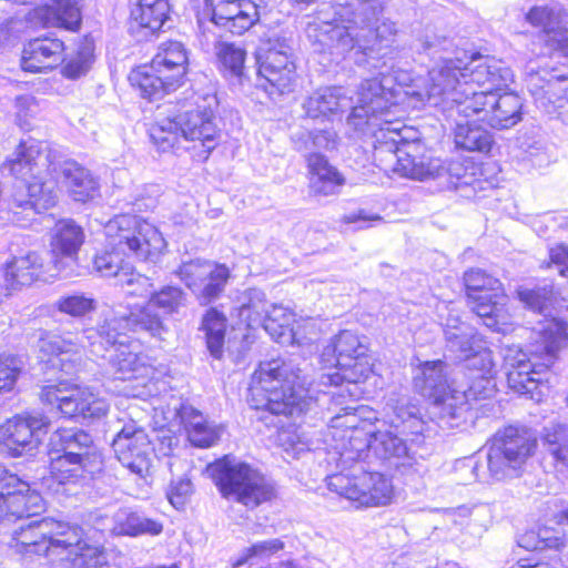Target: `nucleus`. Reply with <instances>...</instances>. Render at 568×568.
I'll use <instances>...</instances> for the list:
<instances>
[{
    "instance_id": "obj_12",
    "label": "nucleus",
    "mask_w": 568,
    "mask_h": 568,
    "mask_svg": "<svg viewBox=\"0 0 568 568\" xmlns=\"http://www.w3.org/2000/svg\"><path fill=\"white\" fill-rule=\"evenodd\" d=\"M207 473L224 497L248 508H255L275 496V487L265 476L230 456L209 465Z\"/></svg>"
},
{
    "instance_id": "obj_28",
    "label": "nucleus",
    "mask_w": 568,
    "mask_h": 568,
    "mask_svg": "<svg viewBox=\"0 0 568 568\" xmlns=\"http://www.w3.org/2000/svg\"><path fill=\"white\" fill-rule=\"evenodd\" d=\"M253 295L241 306L240 317L248 327L261 325L273 338L281 339L293 320L292 312L282 305H267L257 291Z\"/></svg>"
},
{
    "instance_id": "obj_2",
    "label": "nucleus",
    "mask_w": 568,
    "mask_h": 568,
    "mask_svg": "<svg viewBox=\"0 0 568 568\" xmlns=\"http://www.w3.org/2000/svg\"><path fill=\"white\" fill-rule=\"evenodd\" d=\"M103 326L104 323L98 328H88L81 337L75 338L71 334H43L38 342L40 358L67 375H71L75 373L81 349L85 346L91 348L92 354L101 357L109 347H114V353L109 356V365L114 378L122 381L148 378L153 372L148 356L133 352L126 344L128 332H135L132 326L126 329H111L113 342H108L102 336Z\"/></svg>"
},
{
    "instance_id": "obj_58",
    "label": "nucleus",
    "mask_w": 568,
    "mask_h": 568,
    "mask_svg": "<svg viewBox=\"0 0 568 568\" xmlns=\"http://www.w3.org/2000/svg\"><path fill=\"white\" fill-rule=\"evenodd\" d=\"M93 268L101 274V276L111 277L114 276L120 281L123 277V272H126L129 267L122 265V260L119 254L113 252H103L97 254L93 260Z\"/></svg>"
},
{
    "instance_id": "obj_54",
    "label": "nucleus",
    "mask_w": 568,
    "mask_h": 568,
    "mask_svg": "<svg viewBox=\"0 0 568 568\" xmlns=\"http://www.w3.org/2000/svg\"><path fill=\"white\" fill-rule=\"evenodd\" d=\"M215 51L217 59L224 70L231 75L241 77L243 74L246 52L243 48L229 42H216Z\"/></svg>"
},
{
    "instance_id": "obj_31",
    "label": "nucleus",
    "mask_w": 568,
    "mask_h": 568,
    "mask_svg": "<svg viewBox=\"0 0 568 568\" xmlns=\"http://www.w3.org/2000/svg\"><path fill=\"white\" fill-rule=\"evenodd\" d=\"M505 362L508 367L507 381L509 386L520 394L528 395L535 402H541L548 387L535 377L539 373L530 363L528 355L521 349L510 348L505 355Z\"/></svg>"
},
{
    "instance_id": "obj_13",
    "label": "nucleus",
    "mask_w": 568,
    "mask_h": 568,
    "mask_svg": "<svg viewBox=\"0 0 568 568\" xmlns=\"http://www.w3.org/2000/svg\"><path fill=\"white\" fill-rule=\"evenodd\" d=\"M186 302L187 295L181 287L163 286L160 291L153 292L148 304L138 312L120 317H106L101 334L108 342H113L111 329H126L132 326L135 332H144L151 337L163 339L169 329L163 320L154 313V308L160 310L164 315H174L186 306Z\"/></svg>"
},
{
    "instance_id": "obj_49",
    "label": "nucleus",
    "mask_w": 568,
    "mask_h": 568,
    "mask_svg": "<svg viewBox=\"0 0 568 568\" xmlns=\"http://www.w3.org/2000/svg\"><path fill=\"white\" fill-rule=\"evenodd\" d=\"M216 270H219L217 263L196 258L182 263L175 274L195 295L203 280L214 274Z\"/></svg>"
},
{
    "instance_id": "obj_5",
    "label": "nucleus",
    "mask_w": 568,
    "mask_h": 568,
    "mask_svg": "<svg viewBox=\"0 0 568 568\" xmlns=\"http://www.w3.org/2000/svg\"><path fill=\"white\" fill-rule=\"evenodd\" d=\"M477 59L465 51L454 59H444L429 72L427 102L440 106H452L453 91L463 90L466 83L477 91L498 92L513 81V72L501 61L486 59L477 64Z\"/></svg>"
},
{
    "instance_id": "obj_36",
    "label": "nucleus",
    "mask_w": 568,
    "mask_h": 568,
    "mask_svg": "<svg viewBox=\"0 0 568 568\" xmlns=\"http://www.w3.org/2000/svg\"><path fill=\"white\" fill-rule=\"evenodd\" d=\"M179 417L192 445L205 448L213 446L220 439L222 428L210 424L202 413L192 406L182 405Z\"/></svg>"
},
{
    "instance_id": "obj_39",
    "label": "nucleus",
    "mask_w": 568,
    "mask_h": 568,
    "mask_svg": "<svg viewBox=\"0 0 568 568\" xmlns=\"http://www.w3.org/2000/svg\"><path fill=\"white\" fill-rule=\"evenodd\" d=\"M364 352H368L367 345L357 334L345 329L324 348L322 362L325 367L331 368L341 363H351L357 355H364Z\"/></svg>"
},
{
    "instance_id": "obj_19",
    "label": "nucleus",
    "mask_w": 568,
    "mask_h": 568,
    "mask_svg": "<svg viewBox=\"0 0 568 568\" xmlns=\"http://www.w3.org/2000/svg\"><path fill=\"white\" fill-rule=\"evenodd\" d=\"M43 403L55 406L64 417L100 419L110 408L109 403L91 387L59 383L47 385L40 393Z\"/></svg>"
},
{
    "instance_id": "obj_3",
    "label": "nucleus",
    "mask_w": 568,
    "mask_h": 568,
    "mask_svg": "<svg viewBox=\"0 0 568 568\" xmlns=\"http://www.w3.org/2000/svg\"><path fill=\"white\" fill-rule=\"evenodd\" d=\"M293 362L273 359L254 372L247 402L252 408L274 415H294L307 410L316 399L313 381Z\"/></svg>"
},
{
    "instance_id": "obj_41",
    "label": "nucleus",
    "mask_w": 568,
    "mask_h": 568,
    "mask_svg": "<svg viewBox=\"0 0 568 568\" xmlns=\"http://www.w3.org/2000/svg\"><path fill=\"white\" fill-rule=\"evenodd\" d=\"M53 450L84 459L87 454L101 453L90 434L79 428H62L51 436Z\"/></svg>"
},
{
    "instance_id": "obj_62",
    "label": "nucleus",
    "mask_w": 568,
    "mask_h": 568,
    "mask_svg": "<svg viewBox=\"0 0 568 568\" xmlns=\"http://www.w3.org/2000/svg\"><path fill=\"white\" fill-rule=\"evenodd\" d=\"M22 369L21 361L13 355H0V392L11 390Z\"/></svg>"
},
{
    "instance_id": "obj_56",
    "label": "nucleus",
    "mask_w": 568,
    "mask_h": 568,
    "mask_svg": "<svg viewBox=\"0 0 568 568\" xmlns=\"http://www.w3.org/2000/svg\"><path fill=\"white\" fill-rule=\"evenodd\" d=\"M283 548L284 542L280 538L257 541L242 550L234 562V567L239 568L253 559H268L278 551L283 550Z\"/></svg>"
},
{
    "instance_id": "obj_63",
    "label": "nucleus",
    "mask_w": 568,
    "mask_h": 568,
    "mask_svg": "<svg viewBox=\"0 0 568 568\" xmlns=\"http://www.w3.org/2000/svg\"><path fill=\"white\" fill-rule=\"evenodd\" d=\"M520 300L530 308L542 312L552 301L554 287L551 285L538 286L532 290H525L519 293Z\"/></svg>"
},
{
    "instance_id": "obj_43",
    "label": "nucleus",
    "mask_w": 568,
    "mask_h": 568,
    "mask_svg": "<svg viewBox=\"0 0 568 568\" xmlns=\"http://www.w3.org/2000/svg\"><path fill=\"white\" fill-rule=\"evenodd\" d=\"M170 11V0H138L131 9V19L153 33L163 27Z\"/></svg>"
},
{
    "instance_id": "obj_1",
    "label": "nucleus",
    "mask_w": 568,
    "mask_h": 568,
    "mask_svg": "<svg viewBox=\"0 0 568 568\" xmlns=\"http://www.w3.org/2000/svg\"><path fill=\"white\" fill-rule=\"evenodd\" d=\"M381 13L377 0H337L318 11L306 32L320 42H335L342 52L357 48L366 54L388 47L397 34L396 23Z\"/></svg>"
},
{
    "instance_id": "obj_7",
    "label": "nucleus",
    "mask_w": 568,
    "mask_h": 568,
    "mask_svg": "<svg viewBox=\"0 0 568 568\" xmlns=\"http://www.w3.org/2000/svg\"><path fill=\"white\" fill-rule=\"evenodd\" d=\"M523 101L515 93L474 90L468 83L463 90L453 91L452 106H446L449 116H475L477 121L496 130H507L521 121Z\"/></svg>"
},
{
    "instance_id": "obj_25",
    "label": "nucleus",
    "mask_w": 568,
    "mask_h": 568,
    "mask_svg": "<svg viewBox=\"0 0 568 568\" xmlns=\"http://www.w3.org/2000/svg\"><path fill=\"white\" fill-rule=\"evenodd\" d=\"M41 496L27 481L0 466V520L29 517L41 509Z\"/></svg>"
},
{
    "instance_id": "obj_4",
    "label": "nucleus",
    "mask_w": 568,
    "mask_h": 568,
    "mask_svg": "<svg viewBox=\"0 0 568 568\" xmlns=\"http://www.w3.org/2000/svg\"><path fill=\"white\" fill-rule=\"evenodd\" d=\"M333 459L337 467L352 468L362 460L368 449L395 467L402 459L410 458V448L392 432H373L372 425L362 420L357 413H336L328 425Z\"/></svg>"
},
{
    "instance_id": "obj_52",
    "label": "nucleus",
    "mask_w": 568,
    "mask_h": 568,
    "mask_svg": "<svg viewBox=\"0 0 568 568\" xmlns=\"http://www.w3.org/2000/svg\"><path fill=\"white\" fill-rule=\"evenodd\" d=\"M545 351L548 356L555 357L556 353L568 346V323L551 318L547 320L541 329Z\"/></svg>"
},
{
    "instance_id": "obj_35",
    "label": "nucleus",
    "mask_w": 568,
    "mask_h": 568,
    "mask_svg": "<svg viewBox=\"0 0 568 568\" xmlns=\"http://www.w3.org/2000/svg\"><path fill=\"white\" fill-rule=\"evenodd\" d=\"M446 348L458 361H465L484 344L481 337L468 324L457 317H448L444 327Z\"/></svg>"
},
{
    "instance_id": "obj_30",
    "label": "nucleus",
    "mask_w": 568,
    "mask_h": 568,
    "mask_svg": "<svg viewBox=\"0 0 568 568\" xmlns=\"http://www.w3.org/2000/svg\"><path fill=\"white\" fill-rule=\"evenodd\" d=\"M212 6V20L233 34L241 36L258 20L257 6L252 0H206Z\"/></svg>"
},
{
    "instance_id": "obj_44",
    "label": "nucleus",
    "mask_w": 568,
    "mask_h": 568,
    "mask_svg": "<svg viewBox=\"0 0 568 568\" xmlns=\"http://www.w3.org/2000/svg\"><path fill=\"white\" fill-rule=\"evenodd\" d=\"M113 532L118 535L139 536V535H160L163 525L160 521L148 518L129 508L119 509L113 515Z\"/></svg>"
},
{
    "instance_id": "obj_8",
    "label": "nucleus",
    "mask_w": 568,
    "mask_h": 568,
    "mask_svg": "<svg viewBox=\"0 0 568 568\" xmlns=\"http://www.w3.org/2000/svg\"><path fill=\"white\" fill-rule=\"evenodd\" d=\"M189 57L183 43L166 41L159 47L150 64L132 70L129 80L143 98L161 99L182 85L187 71Z\"/></svg>"
},
{
    "instance_id": "obj_59",
    "label": "nucleus",
    "mask_w": 568,
    "mask_h": 568,
    "mask_svg": "<svg viewBox=\"0 0 568 568\" xmlns=\"http://www.w3.org/2000/svg\"><path fill=\"white\" fill-rule=\"evenodd\" d=\"M560 545L561 536L547 527H540L537 531L531 530L523 537V546L527 548H558Z\"/></svg>"
},
{
    "instance_id": "obj_42",
    "label": "nucleus",
    "mask_w": 568,
    "mask_h": 568,
    "mask_svg": "<svg viewBox=\"0 0 568 568\" xmlns=\"http://www.w3.org/2000/svg\"><path fill=\"white\" fill-rule=\"evenodd\" d=\"M527 85L537 99H547L556 108H565V101H568V78L566 77L544 79L539 72L530 69Z\"/></svg>"
},
{
    "instance_id": "obj_18",
    "label": "nucleus",
    "mask_w": 568,
    "mask_h": 568,
    "mask_svg": "<svg viewBox=\"0 0 568 568\" xmlns=\"http://www.w3.org/2000/svg\"><path fill=\"white\" fill-rule=\"evenodd\" d=\"M385 77L364 80L357 91V104L352 108L347 123L357 131L378 128L379 131L399 135L397 128H392L387 119L393 106V93L387 89Z\"/></svg>"
},
{
    "instance_id": "obj_14",
    "label": "nucleus",
    "mask_w": 568,
    "mask_h": 568,
    "mask_svg": "<svg viewBox=\"0 0 568 568\" xmlns=\"http://www.w3.org/2000/svg\"><path fill=\"white\" fill-rule=\"evenodd\" d=\"M110 245L142 261L155 262L166 247L161 232L135 215L122 214L104 226Z\"/></svg>"
},
{
    "instance_id": "obj_15",
    "label": "nucleus",
    "mask_w": 568,
    "mask_h": 568,
    "mask_svg": "<svg viewBox=\"0 0 568 568\" xmlns=\"http://www.w3.org/2000/svg\"><path fill=\"white\" fill-rule=\"evenodd\" d=\"M535 442L515 427L498 432L489 446L486 466L488 477L479 475V466H474L475 476L481 481L503 480L518 476L519 469L530 456Z\"/></svg>"
},
{
    "instance_id": "obj_37",
    "label": "nucleus",
    "mask_w": 568,
    "mask_h": 568,
    "mask_svg": "<svg viewBox=\"0 0 568 568\" xmlns=\"http://www.w3.org/2000/svg\"><path fill=\"white\" fill-rule=\"evenodd\" d=\"M84 240V234L78 224L72 220L59 221L53 230L51 241L52 254L54 255V264L57 270H62L63 262L58 260L61 255L69 260H74L80 246Z\"/></svg>"
},
{
    "instance_id": "obj_55",
    "label": "nucleus",
    "mask_w": 568,
    "mask_h": 568,
    "mask_svg": "<svg viewBox=\"0 0 568 568\" xmlns=\"http://www.w3.org/2000/svg\"><path fill=\"white\" fill-rule=\"evenodd\" d=\"M94 60V45L90 40H84L78 48L73 58L63 67V74L69 79H77L85 74Z\"/></svg>"
},
{
    "instance_id": "obj_20",
    "label": "nucleus",
    "mask_w": 568,
    "mask_h": 568,
    "mask_svg": "<svg viewBox=\"0 0 568 568\" xmlns=\"http://www.w3.org/2000/svg\"><path fill=\"white\" fill-rule=\"evenodd\" d=\"M67 525L52 518L29 521L13 530L8 546L23 556L43 555L54 560L58 540L62 539Z\"/></svg>"
},
{
    "instance_id": "obj_11",
    "label": "nucleus",
    "mask_w": 568,
    "mask_h": 568,
    "mask_svg": "<svg viewBox=\"0 0 568 568\" xmlns=\"http://www.w3.org/2000/svg\"><path fill=\"white\" fill-rule=\"evenodd\" d=\"M150 138L159 150L165 152L173 149L180 138L197 143L207 156L219 144V130L214 111L211 106H197L176 115L164 119L150 129ZM194 148H197L195 144Z\"/></svg>"
},
{
    "instance_id": "obj_26",
    "label": "nucleus",
    "mask_w": 568,
    "mask_h": 568,
    "mask_svg": "<svg viewBox=\"0 0 568 568\" xmlns=\"http://www.w3.org/2000/svg\"><path fill=\"white\" fill-rule=\"evenodd\" d=\"M527 20L540 28L537 41L545 54L568 59V17L561 9L535 7L528 12Z\"/></svg>"
},
{
    "instance_id": "obj_34",
    "label": "nucleus",
    "mask_w": 568,
    "mask_h": 568,
    "mask_svg": "<svg viewBox=\"0 0 568 568\" xmlns=\"http://www.w3.org/2000/svg\"><path fill=\"white\" fill-rule=\"evenodd\" d=\"M310 173V190L314 195L329 196L338 194L345 184V178L327 159L317 152L306 156Z\"/></svg>"
},
{
    "instance_id": "obj_27",
    "label": "nucleus",
    "mask_w": 568,
    "mask_h": 568,
    "mask_svg": "<svg viewBox=\"0 0 568 568\" xmlns=\"http://www.w3.org/2000/svg\"><path fill=\"white\" fill-rule=\"evenodd\" d=\"M45 161L49 174L55 182L63 184L74 201L87 202L95 196L98 183L89 170L52 151L48 152Z\"/></svg>"
},
{
    "instance_id": "obj_47",
    "label": "nucleus",
    "mask_w": 568,
    "mask_h": 568,
    "mask_svg": "<svg viewBox=\"0 0 568 568\" xmlns=\"http://www.w3.org/2000/svg\"><path fill=\"white\" fill-rule=\"evenodd\" d=\"M44 19L52 27L75 31L81 23L77 0H55L45 7Z\"/></svg>"
},
{
    "instance_id": "obj_9",
    "label": "nucleus",
    "mask_w": 568,
    "mask_h": 568,
    "mask_svg": "<svg viewBox=\"0 0 568 568\" xmlns=\"http://www.w3.org/2000/svg\"><path fill=\"white\" fill-rule=\"evenodd\" d=\"M42 152V142L29 138L20 142L12 158L1 166L2 174L12 175L24 183L28 200H16V202L27 212V215L48 210L57 202L54 182L43 181L40 172L36 173L40 160H43L42 164L48 166L47 155L43 158Z\"/></svg>"
},
{
    "instance_id": "obj_51",
    "label": "nucleus",
    "mask_w": 568,
    "mask_h": 568,
    "mask_svg": "<svg viewBox=\"0 0 568 568\" xmlns=\"http://www.w3.org/2000/svg\"><path fill=\"white\" fill-rule=\"evenodd\" d=\"M214 274L205 277L195 293V297L201 305H206L217 298L224 291L230 277V270L224 264H217Z\"/></svg>"
},
{
    "instance_id": "obj_46",
    "label": "nucleus",
    "mask_w": 568,
    "mask_h": 568,
    "mask_svg": "<svg viewBox=\"0 0 568 568\" xmlns=\"http://www.w3.org/2000/svg\"><path fill=\"white\" fill-rule=\"evenodd\" d=\"M446 113L448 118H452L456 121L454 136L457 148L464 149L466 151H478L483 153L490 151L493 145V136L488 131L469 122H458L457 119H455V115L449 116V113ZM454 114L457 113L454 112Z\"/></svg>"
},
{
    "instance_id": "obj_53",
    "label": "nucleus",
    "mask_w": 568,
    "mask_h": 568,
    "mask_svg": "<svg viewBox=\"0 0 568 568\" xmlns=\"http://www.w3.org/2000/svg\"><path fill=\"white\" fill-rule=\"evenodd\" d=\"M258 74L265 81V83H260V87L264 88L271 95L274 93L284 94L291 92L296 81V77L292 75V69L283 71L281 68H274V70L270 72V70H266L265 65H260Z\"/></svg>"
},
{
    "instance_id": "obj_10",
    "label": "nucleus",
    "mask_w": 568,
    "mask_h": 568,
    "mask_svg": "<svg viewBox=\"0 0 568 568\" xmlns=\"http://www.w3.org/2000/svg\"><path fill=\"white\" fill-rule=\"evenodd\" d=\"M42 152V142L29 138L20 142L12 158L1 166L2 174L12 175L24 183L28 200H16V202L27 212V215L48 210L57 202L54 182L43 181L40 172L36 173L40 160H43L42 164L48 166L47 155L43 158Z\"/></svg>"
},
{
    "instance_id": "obj_45",
    "label": "nucleus",
    "mask_w": 568,
    "mask_h": 568,
    "mask_svg": "<svg viewBox=\"0 0 568 568\" xmlns=\"http://www.w3.org/2000/svg\"><path fill=\"white\" fill-rule=\"evenodd\" d=\"M292 44V37L274 34L268 40V48L260 65H265L266 70H270V72H272L274 68H281L283 71L292 69V75L296 77Z\"/></svg>"
},
{
    "instance_id": "obj_23",
    "label": "nucleus",
    "mask_w": 568,
    "mask_h": 568,
    "mask_svg": "<svg viewBox=\"0 0 568 568\" xmlns=\"http://www.w3.org/2000/svg\"><path fill=\"white\" fill-rule=\"evenodd\" d=\"M119 462L131 473L145 477L151 468V442L145 429L129 420L116 433L112 442Z\"/></svg>"
},
{
    "instance_id": "obj_64",
    "label": "nucleus",
    "mask_w": 568,
    "mask_h": 568,
    "mask_svg": "<svg viewBox=\"0 0 568 568\" xmlns=\"http://www.w3.org/2000/svg\"><path fill=\"white\" fill-rule=\"evenodd\" d=\"M321 332L314 320L297 323L290 329V336L298 346L311 345L320 338Z\"/></svg>"
},
{
    "instance_id": "obj_16",
    "label": "nucleus",
    "mask_w": 568,
    "mask_h": 568,
    "mask_svg": "<svg viewBox=\"0 0 568 568\" xmlns=\"http://www.w3.org/2000/svg\"><path fill=\"white\" fill-rule=\"evenodd\" d=\"M464 281L469 308L487 327L503 331L509 324L510 315L506 307L508 297L504 294L499 280L476 268L466 272Z\"/></svg>"
},
{
    "instance_id": "obj_21",
    "label": "nucleus",
    "mask_w": 568,
    "mask_h": 568,
    "mask_svg": "<svg viewBox=\"0 0 568 568\" xmlns=\"http://www.w3.org/2000/svg\"><path fill=\"white\" fill-rule=\"evenodd\" d=\"M335 372L323 373L320 376V385H335L347 383L346 387H341L332 394L329 409L334 412L341 406L343 414L346 412L357 413V408L351 403L359 397L357 384L365 382L373 372V364L367 352L364 355H357L351 363H341L333 366Z\"/></svg>"
},
{
    "instance_id": "obj_48",
    "label": "nucleus",
    "mask_w": 568,
    "mask_h": 568,
    "mask_svg": "<svg viewBox=\"0 0 568 568\" xmlns=\"http://www.w3.org/2000/svg\"><path fill=\"white\" fill-rule=\"evenodd\" d=\"M226 328L225 316L215 308L209 310L202 321L207 348L212 356L221 358L223 353L224 334Z\"/></svg>"
},
{
    "instance_id": "obj_22",
    "label": "nucleus",
    "mask_w": 568,
    "mask_h": 568,
    "mask_svg": "<svg viewBox=\"0 0 568 568\" xmlns=\"http://www.w3.org/2000/svg\"><path fill=\"white\" fill-rule=\"evenodd\" d=\"M49 425V418L41 413L16 415L0 426V445L11 457L31 454L38 448Z\"/></svg>"
},
{
    "instance_id": "obj_6",
    "label": "nucleus",
    "mask_w": 568,
    "mask_h": 568,
    "mask_svg": "<svg viewBox=\"0 0 568 568\" xmlns=\"http://www.w3.org/2000/svg\"><path fill=\"white\" fill-rule=\"evenodd\" d=\"M442 361L426 362L414 377L415 388L432 400L429 414L442 428L458 426L468 410L469 402L489 397L495 384L491 375L470 374L467 387L447 382Z\"/></svg>"
},
{
    "instance_id": "obj_61",
    "label": "nucleus",
    "mask_w": 568,
    "mask_h": 568,
    "mask_svg": "<svg viewBox=\"0 0 568 568\" xmlns=\"http://www.w3.org/2000/svg\"><path fill=\"white\" fill-rule=\"evenodd\" d=\"M119 284L124 288L125 294L131 296H151L153 293L151 280L148 276L134 273L130 268L123 272V277L121 276Z\"/></svg>"
},
{
    "instance_id": "obj_32",
    "label": "nucleus",
    "mask_w": 568,
    "mask_h": 568,
    "mask_svg": "<svg viewBox=\"0 0 568 568\" xmlns=\"http://www.w3.org/2000/svg\"><path fill=\"white\" fill-rule=\"evenodd\" d=\"M64 43L55 38H37L22 51L21 67L28 72L52 70L63 61Z\"/></svg>"
},
{
    "instance_id": "obj_29",
    "label": "nucleus",
    "mask_w": 568,
    "mask_h": 568,
    "mask_svg": "<svg viewBox=\"0 0 568 568\" xmlns=\"http://www.w3.org/2000/svg\"><path fill=\"white\" fill-rule=\"evenodd\" d=\"M50 475L58 484H79L92 478L102 470L103 457L101 453L87 454L84 459L74 457L72 453L64 455L51 449Z\"/></svg>"
},
{
    "instance_id": "obj_24",
    "label": "nucleus",
    "mask_w": 568,
    "mask_h": 568,
    "mask_svg": "<svg viewBox=\"0 0 568 568\" xmlns=\"http://www.w3.org/2000/svg\"><path fill=\"white\" fill-rule=\"evenodd\" d=\"M53 561H60L64 568H103L108 556L102 546L84 538L83 530L68 524Z\"/></svg>"
},
{
    "instance_id": "obj_17",
    "label": "nucleus",
    "mask_w": 568,
    "mask_h": 568,
    "mask_svg": "<svg viewBox=\"0 0 568 568\" xmlns=\"http://www.w3.org/2000/svg\"><path fill=\"white\" fill-rule=\"evenodd\" d=\"M342 471L329 475L327 487L331 491L345 497L356 504L357 507H378L386 506L394 498V487L392 480L381 473Z\"/></svg>"
},
{
    "instance_id": "obj_40",
    "label": "nucleus",
    "mask_w": 568,
    "mask_h": 568,
    "mask_svg": "<svg viewBox=\"0 0 568 568\" xmlns=\"http://www.w3.org/2000/svg\"><path fill=\"white\" fill-rule=\"evenodd\" d=\"M445 170L440 159L429 155L404 154L397 158L394 172L412 180L425 181L443 176Z\"/></svg>"
},
{
    "instance_id": "obj_57",
    "label": "nucleus",
    "mask_w": 568,
    "mask_h": 568,
    "mask_svg": "<svg viewBox=\"0 0 568 568\" xmlns=\"http://www.w3.org/2000/svg\"><path fill=\"white\" fill-rule=\"evenodd\" d=\"M57 308L73 317H81L95 308V301L84 294L61 296L55 302Z\"/></svg>"
},
{
    "instance_id": "obj_38",
    "label": "nucleus",
    "mask_w": 568,
    "mask_h": 568,
    "mask_svg": "<svg viewBox=\"0 0 568 568\" xmlns=\"http://www.w3.org/2000/svg\"><path fill=\"white\" fill-rule=\"evenodd\" d=\"M351 106V98L344 94L342 88L320 89L303 103L305 113L312 119L327 118Z\"/></svg>"
},
{
    "instance_id": "obj_60",
    "label": "nucleus",
    "mask_w": 568,
    "mask_h": 568,
    "mask_svg": "<svg viewBox=\"0 0 568 568\" xmlns=\"http://www.w3.org/2000/svg\"><path fill=\"white\" fill-rule=\"evenodd\" d=\"M16 121L23 130H30L31 121L39 114L40 108L37 99L30 94L16 98Z\"/></svg>"
},
{
    "instance_id": "obj_50",
    "label": "nucleus",
    "mask_w": 568,
    "mask_h": 568,
    "mask_svg": "<svg viewBox=\"0 0 568 568\" xmlns=\"http://www.w3.org/2000/svg\"><path fill=\"white\" fill-rule=\"evenodd\" d=\"M542 440L555 460L568 467V426L551 424L545 427Z\"/></svg>"
},
{
    "instance_id": "obj_33",
    "label": "nucleus",
    "mask_w": 568,
    "mask_h": 568,
    "mask_svg": "<svg viewBox=\"0 0 568 568\" xmlns=\"http://www.w3.org/2000/svg\"><path fill=\"white\" fill-rule=\"evenodd\" d=\"M43 274V258L37 252L14 256L6 263L4 284H0V294H9L11 291L30 286Z\"/></svg>"
}]
</instances>
